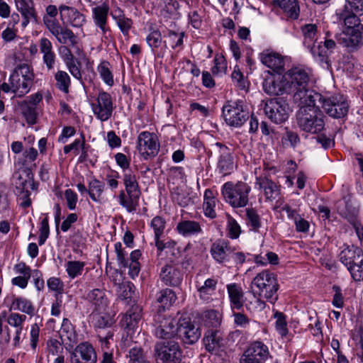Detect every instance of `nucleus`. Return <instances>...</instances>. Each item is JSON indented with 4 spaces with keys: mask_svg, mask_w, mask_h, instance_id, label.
<instances>
[{
    "mask_svg": "<svg viewBox=\"0 0 363 363\" xmlns=\"http://www.w3.org/2000/svg\"><path fill=\"white\" fill-rule=\"evenodd\" d=\"M290 94H294V99L300 104L313 103L320 101L322 95L308 89L309 76L306 70L294 67L286 74Z\"/></svg>",
    "mask_w": 363,
    "mask_h": 363,
    "instance_id": "nucleus-1",
    "label": "nucleus"
},
{
    "mask_svg": "<svg viewBox=\"0 0 363 363\" xmlns=\"http://www.w3.org/2000/svg\"><path fill=\"white\" fill-rule=\"evenodd\" d=\"M313 103L300 104L301 109L297 115L298 127L304 132L316 134L322 131L325 127V116L316 105Z\"/></svg>",
    "mask_w": 363,
    "mask_h": 363,
    "instance_id": "nucleus-2",
    "label": "nucleus"
},
{
    "mask_svg": "<svg viewBox=\"0 0 363 363\" xmlns=\"http://www.w3.org/2000/svg\"><path fill=\"white\" fill-rule=\"evenodd\" d=\"M252 291L256 297L266 298L272 303L278 299L279 284L276 275L268 270H263L253 279L251 284Z\"/></svg>",
    "mask_w": 363,
    "mask_h": 363,
    "instance_id": "nucleus-3",
    "label": "nucleus"
},
{
    "mask_svg": "<svg viewBox=\"0 0 363 363\" xmlns=\"http://www.w3.org/2000/svg\"><path fill=\"white\" fill-rule=\"evenodd\" d=\"M123 182L125 190L120 191L117 199L128 212L135 211L140 196L137 177L133 172L128 171L123 174Z\"/></svg>",
    "mask_w": 363,
    "mask_h": 363,
    "instance_id": "nucleus-4",
    "label": "nucleus"
},
{
    "mask_svg": "<svg viewBox=\"0 0 363 363\" xmlns=\"http://www.w3.org/2000/svg\"><path fill=\"white\" fill-rule=\"evenodd\" d=\"M250 191V186L245 182H228L223 185L221 194L224 200L231 206L241 208L247 204Z\"/></svg>",
    "mask_w": 363,
    "mask_h": 363,
    "instance_id": "nucleus-5",
    "label": "nucleus"
},
{
    "mask_svg": "<svg viewBox=\"0 0 363 363\" xmlns=\"http://www.w3.org/2000/svg\"><path fill=\"white\" fill-rule=\"evenodd\" d=\"M154 357L157 363H182L183 352L174 340L158 342L155 345Z\"/></svg>",
    "mask_w": 363,
    "mask_h": 363,
    "instance_id": "nucleus-6",
    "label": "nucleus"
},
{
    "mask_svg": "<svg viewBox=\"0 0 363 363\" xmlns=\"http://www.w3.org/2000/svg\"><path fill=\"white\" fill-rule=\"evenodd\" d=\"M318 101L321 104L325 112L332 118H342L348 113L349 103L342 94H336L327 98L322 96V99Z\"/></svg>",
    "mask_w": 363,
    "mask_h": 363,
    "instance_id": "nucleus-7",
    "label": "nucleus"
},
{
    "mask_svg": "<svg viewBox=\"0 0 363 363\" xmlns=\"http://www.w3.org/2000/svg\"><path fill=\"white\" fill-rule=\"evenodd\" d=\"M223 118L230 126L240 127L250 117L249 112L243 108L242 101H228L222 108Z\"/></svg>",
    "mask_w": 363,
    "mask_h": 363,
    "instance_id": "nucleus-8",
    "label": "nucleus"
},
{
    "mask_svg": "<svg viewBox=\"0 0 363 363\" xmlns=\"http://www.w3.org/2000/svg\"><path fill=\"white\" fill-rule=\"evenodd\" d=\"M264 111L271 121L279 124L288 119L289 106L284 98H274L265 101Z\"/></svg>",
    "mask_w": 363,
    "mask_h": 363,
    "instance_id": "nucleus-9",
    "label": "nucleus"
},
{
    "mask_svg": "<svg viewBox=\"0 0 363 363\" xmlns=\"http://www.w3.org/2000/svg\"><path fill=\"white\" fill-rule=\"evenodd\" d=\"M262 87L264 92L270 96L290 94V86L286 74L275 75L268 72L264 78Z\"/></svg>",
    "mask_w": 363,
    "mask_h": 363,
    "instance_id": "nucleus-10",
    "label": "nucleus"
},
{
    "mask_svg": "<svg viewBox=\"0 0 363 363\" xmlns=\"http://www.w3.org/2000/svg\"><path fill=\"white\" fill-rule=\"evenodd\" d=\"M138 149L145 160L156 156L160 150L156 135L147 131L140 133L138 138Z\"/></svg>",
    "mask_w": 363,
    "mask_h": 363,
    "instance_id": "nucleus-11",
    "label": "nucleus"
},
{
    "mask_svg": "<svg viewBox=\"0 0 363 363\" xmlns=\"http://www.w3.org/2000/svg\"><path fill=\"white\" fill-rule=\"evenodd\" d=\"M155 333L157 337L169 339L177 335V325L179 322L174 319L157 314L155 317Z\"/></svg>",
    "mask_w": 363,
    "mask_h": 363,
    "instance_id": "nucleus-12",
    "label": "nucleus"
},
{
    "mask_svg": "<svg viewBox=\"0 0 363 363\" xmlns=\"http://www.w3.org/2000/svg\"><path fill=\"white\" fill-rule=\"evenodd\" d=\"M94 115L101 121L108 120L113 111V104L110 94L100 91L96 97V103L91 104Z\"/></svg>",
    "mask_w": 363,
    "mask_h": 363,
    "instance_id": "nucleus-13",
    "label": "nucleus"
},
{
    "mask_svg": "<svg viewBox=\"0 0 363 363\" xmlns=\"http://www.w3.org/2000/svg\"><path fill=\"white\" fill-rule=\"evenodd\" d=\"M201 335V331L199 326L189 320L179 321L177 325V337L186 345H193L196 342Z\"/></svg>",
    "mask_w": 363,
    "mask_h": 363,
    "instance_id": "nucleus-14",
    "label": "nucleus"
},
{
    "mask_svg": "<svg viewBox=\"0 0 363 363\" xmlns=\"http://www.w3.org/2000/svg\"><path fill=\"white\" fill-rule=\"evenodd\" d=\"M61 21L74 28H82L86 23V17L74 7L62 4L59 6Z\"/></svg>",
    "mask_w": 363,
    "mask_h": 363,
    "instance_id": "nucleus-15",
    "label": "nucleus"
},
{
    "mask_svg": "<svg viewBox=\"0 0 363 363\" xmlns=\"http://www.w3.org/2000/svg\"><path fill=\"white\" fill-rule=\"evenodd\" d=\"M215 147L218 154L217 169L219 173L225 176L230 174L234 169V161L231 150L226 145L216 143Z\"/></svg>",
    "mask_w": 363,
    "mask_h": 363,
    "instance_id": "nucleus-16",
    "label": "nucleus"
},
{
    "mask_svg": "<svg viewBox=\"0 0 363 363\" xmlns=\"http://www.w3.org/2000/svg\"><path fill=\"white\" fill-rule=\"evenodd\" d=\"M48 30L55 37L57 42L61 44H67L68 42L72 45L77 43V37L72 30L66 26H62L59 22L48 21Z\"/></svg>",
    "mask_w": 363,
    "mask_h": 363,
    "instance_id": "nucleus-17",
    "label": "nucleus"
},
{
    "mask_svg": "<svg viewBox=\"0 0 363 363\" xmlns=\"http://www.w3.org/2000/svg\"><path fill=\"white\" fill-rule=\"evenodd\" d=\"M211 255L218 263L229 261L234 248L230 245L228 240L219 239L215 241L211 247Z\"/></svg>",
    "mask_w": 363,
    "mask_h": 363,
    "instance_id": "nucleus-18",
    "label": "nucleus"
},
{
    "mask_svg": "<svg viewBox=\"0 0 363 363\" xmlns=\"http://www.w3.org/2000/svg\"><path fill=\"white\" fill-rule=\"evenodd\" d=\"M92 322L96 328L97 333L99 330L114 329L116 320L114 319L115 314L109 311V308L104 311L92 312Z\"/></svg>",
    "mask_w": 363,
    "mask_h": 363,
    "instance_id": "nucleus-19",
    "label": "nucleus"
},
{
    "mask_svg": "<svg viewBox=\"0 0 363 363\" xmlns=\"http://www.w3.org/2000/svg\"><path fill=\"white\" fill-rule=\"evenodd\" d=\"M260 60L262 64L277 74L284 71V58L279 53L266 50L260 54Z\"/></svg>",
    "mask_w": 363,
    "mask_h": 363,
    "instance_id": "nucleus-20",
    "label": "nucleus"
},
{
    "mask_svg": "<svg viewBox=\"0 0 363 363\" xmlns=\"http://www.w3.org/2000/svg\"><path fill=\"white\" fill-rule=\"evenodd\" d=\"M183 273L176 266L167 264L162 268L160 278L167 286H179L183 280Z\"/></svg>",
    "mask_w": 363,
    "mask_h": 363,
    "instance_id": "nucleus-21",
    "label": "nucleus"
},
{
    "mask_svg": "<svg viewBox=\"0 0 363 363\" xmlns=\"http://www.w3.org/2000/svg\"><path fill=\"white\" fill-rule=\"evenodd\" d=\"M343 35L344 36L340 39V43L353 50L362 43L363 25H359L351 30L343 31Z\"/></svg>",
    "mask_w": 363,
    "mask_h": 363,
    "instance_id": "nucleus-22",
    "label": "nucleus"
},
{
    "mask_svg": "<svg viewBox=\"0 0 363 363\" xmlns=\"http://www.w3.org/2000/svg\"><path fill=\"white\" fill-rule=\"evenodd\" d=\"M86 299L93 307L92 312L104 311L109 308L106 291L102 289H94L90 291L87 294Z\"/></svg>",
    "mask_w": 363,
    "mask_h": 363,
    "instance_id": "nucleus-23",
    "label": "nucleus"
},
{
    "mask_svg": "<svg viewBox=\"0 0 363 363\" xmlns=\"http://www.w3.org/2000/svg\"><path fill=\"white\" fill-rule=\"evenodd\" d=\"M363 256L362 250L353 245L347 246L340 253L339 258L340 262L347 267L350 268L356 262H360V259Z\"/></svg>",
    "mask_w": 363,
    "mask_h": 363,
    "instance_id": "nucleus-24",
    "label": "nucleus"
},
{
    "mask_svg": "<svg viewBox=\"0 0 363 363\" xmlns=\"http://www.w3.org/2000/svg\"><path fill=\"white\" fill-rule=\"evenodd\" d=\"M203 341L208 352H216L222 345V333L218 329H208L205 333Z\"/></svg>",
    "mask_w": 363,
    "mask_h": 363,
    "instance_id": "nucleus-25",
    "label": "nucleus"
},
{
    "mask_svg": "<svg viewBox=\"0 0 363 363\" xmlns=\"http://www.w3.org/2000/svg\"><path fill=\"white\" fill-rule=\"evenodd\" d=\"M243 354L250 359H257L262 363L269 356V352L267 346L263 342L256 341L250 345Z\"/></svg>",
    "mask_w": 363,
    "mask_h": 363,
    "instance_id": "nucleus-26",
    "label": "nucleus"
},
{
    "mask_svg": "<svg viewBox=\"0 0 363 363\" xmlns=\"http://www.w3.org/2000/svg\"><path fill=\"white\" fill-rule=\"evenodd\" d=\"M16 5L17 10L23 17V27H26L30 21H36V13L32 0H16Z\"/></svg>",
    "mask_w": 363,
    "mask_h": 363,
    "instance_id": "nucleus-27",
    "label": "nucleus"
},
{
    "mask_svg": "<svg viewBox=\"0 0 363 363\" xmlns=\"http://www.w3.org/2000/svg\"><path fill=\"white\" fill-rule=\"evenodd\" d=\"M337 212L344 218L350 220L357 213V209L353 206L350 195L344 196L335 203Z\"/></svg>",
    "mask_w": 363,
    "mask_h": 363,
    "instance_id": "nucleus-28",
    "label": "nucleus"
},
{
    "mask_svg": "<svg viewBox=\"0 0 363 363\" xmlns=\"http://www.w3.org/2000/svg\"><path fill=\"white\" fill-rule=\"evenodd\" d=\"M108 9L96 6L93 9V18L95 25L100 28L104 38H108L107 34L110 32L107 27Z\"/></svg>",
    "mask_w": 363,
    "mask_h": 363,
    "instance_id": "nucleus-29",
    "label": "nucleus"
},
{
    "mask_svg": "<svg viewBox=\"0 0 363 363\" xmlns=\"http://www.w3.org/2000/svg\"><path fill=\"white\" fill-rule=\"evenodd\" d=\"M256 184L259 185V189L264 190L267 199L274 200L279 195L280 189L279 186L267 177L257 178Z\"/></svg>",
    "mask_w": 363,
    "mask_h": 363,
    "instance_id": "nucleus-30",
    "label": "nucleus"
},
{
    "mask_svg": "<svg viewBox=\"0 0 363 363\" xmlns=\"http://www.w3.org/2000/svg\"><path fill=\"white\" fill-rule=\"evenodd\" d=\"M140 318L141 309L139 306H134L127 311L122 318L121 324L129 331L134 330L137 328Z\"/></svg>",
    "mask_w": 363,
    "mask_h": 363,
    "instance_id": "nucleus-31",
    "label": "nucleus"
},
{
    "mask_svg": "<svg viewBox=\"0 0 363 363\" xmlns=\"http://www.w3.org/2000/svg\"><path fill=\"white\" fill-rule=\"evenodd\" d=\"M104 189V182L97 179H93L89 182L88 194L91 200L98 203L101 204L106 201V199L103 196Z\"/></svg>",
    "mask_w": 363,
    "mask_h": 363,
    "instance_id": "nucleus-32",
    "label": "nucleus"
},
{
    "mask_svg": "<svg viewBox=\"0 0 363 363\" xmlns=\"http://www.w3.org/2000/svg\"><path fill=\"white\" fill-rule=\"evenodd\" d=\"M177 230L184 237H190L199 234L202 229L199 223L196 221L182 220L177 223Z\"/></svg>",
    "mask_w": 363,
    "mask_h": 363,
    "instance_id": "nucleus-33",
    "label": "nucleus"
},
{
    "mask_svg": "<svg viewBox=\"0 0 363 363\" xmlns=\"http://www.w3.org/2000/svg\"><path fill=\"white\" fill-rule=\"evenodd\" d=\"M9 79L11 84L12 92L15 93L19 97L28 94L33 86V84L21 79L13 72L11 74Z\"/></svg>",
    "mask_w": 363,
    "mask_h": 363,
    "instance_id": "nucleus-34",
    "label": "nucleus"
},
{
    "mask_svg": "<svg viewBox=\"0 0 363 363\" xmlns=\"http://www.w3.org/2000/svg\"><path fill=\"white\" fill-rule=\"evenodd\" d=\"M358 14L352 13L350 11L341 10L337 13L338 18L340 21L344 22L345 28L343 31L351 30L359 25H362L360 23L359 18L357 17Z\"/></svg>",
    "mask_w": 363,
    "mask_h": 363,
    "instance_id": "nucleus-35",
    "label": "nucleus"
},
{
    "mask_svg": "<svg viewBox=\"0 0 363 363\" xmlns=\"http://www.w3.org/2000/svg\"><path fill=\"white\" fill-rule=\"evenodd\" d=\"M227 289L233 308L239 309L243 304V292L238 285L235 284H228Z\"/></svg>",
    "mask_w": 363,
    "mask_h": 363,
    "instance_id": "nucleus-36",
    "label": "nucleus"
},
{
    "mask_svg": "<svg viewBox=\"0 0 363 363\" xmlns=\"http://www.w3.org/2000/svg\"><path fill=\"white\" fill-rule=\"evenodd\" d=\"M279 5L289 18L294 20L298 18L300 8L298 0H279Z\"/></svg>",
    "mask_w": 363,
    "mask_h": 363,
    "instance_id": "nucleus-37",
    "label": "nucleus"
},
{
    "mask_svg": "<svg viewBox=\"0 0 363 363\" xmlns=\"http://www.w3.org/2000/svg\"><path fill=\"white\" fill-rule=\"evenodd\" d=\"M156 300L162 308H169L176 301L177 296L172 289L167 288L157 294Z\"/></svg>",
    "mask_w": 363,
    "mask_h": 363,
    "instance_id": "nucleus-38",
    "label": "nucleus"
},
{
    "mask_svg": "<svg viewBox=\"0 0 363 363\" xmlns=\"http://www.w3.org/2000/svg\"><path fill=\"white\" fill-rule=\"evenodd\" d=\"M318 27L315 24H306L302 26L301 30L303 35V44L307 48H311L313 43H316L318 39Z\"/></svg>",
    "mask_w": 363,
    "mask_h": 363,
    "instance_id": "nucleus-39",
    "label": "nucleus"
},
{
    "mask_svg": "<svg viewBox=\"0 0 363 363\" xmlns=\"http://www.w3.org/2000/svg\"><path fill=\"white\" fill-rule=\"evenodd\" d=\"M75 353H79L82 360L87 362L88 363L92 362L93 363H96V354L94 349L91 345L88 342L79 344L75 350Z\"/></svg>",
    "mask_w": 363,
    "mask_h": 363,
    "instance_id": "nucleus-40",
    "label": "nucleus"
},
{
    "mask_svg": "<svg viewBox=\"0 0 363 363\" xmlns=\"http://www.w3.org/2000/svg\"><path fill=\"white\" fill-rule=\"evenodd\" d=\"M184 37V32H177L172 30H167V34L164 35V38L166 39L163 43L165 47L169 45L172 49L182 48L183 45Z\"/></svg>",
    "mask_w": 363,
    "mask_h": 363,
    "instance_id": "nucleus-41",
    "label": "nucleus"
},
{
    "mask_svg": "<svg viewBox=\"0 0 363 363\" xmlns=\"http://www.w3.org/2000/svg\"><path fill=\"white\" fill-rule=\"evenodd\" d=\"M222 316L216 310H208L202 313V320L206 326L216 329L221 323Z\"/></svg>",
    "mask_w": 363,
    "mask_h": 363,
    "instance_id": "nucleus-42",
    "label": "nucleus"
},
{
    "mask_svg": "<svg viewBox=\"0 0 363 363\" xmlns=\"http://www.w3.org/2000/svg\"><path fill=\"white\" fill-rule=\"evenodd\" d=\"M19 106L23 116L25 117L26 122L28 124L34 125L37 122V117L38 113L37 111V107L33 106L32 104L27 103L24 101L19 104Z\"/></svg>",
    "mask_w": 363,
    "mask_h": 363,
    "instance_id": "nucleus-43",
    "label": "nucleus"
},
{
    "mask_svg": "<svg viewBox=\"0 0 363 363\" xmlns=\"http://www.w3.org/2000/svg\"><path fill=\"white\" fill-rule=\"evenodd\" d=\"M128 363H147L143 349L138 345L130 347L125 355Z\"/></svg>",
    "mask_w": 363,
    "mask_h": 363,
    "instance_id": "nucleus-44",
    "label": "nucleus"
},
{
    "mask_svg": "<svg viewBox=\"0 0 363 363\" xmlns=\"http://www.w3.org/2000/svg\"><path fill=\"white\" fill-rule=\"evenodd\" d=\"M322 42L313 43L311 45V48H308L313 57L321 65L328 64V51L321 45Z\"/></svg>",
    "mask_w": 363,
    "mask_h": 363,
    "instance_id": "nucleus-45",
    "label": "nucleus"
},
{
    "mask_svg": "<svg viewBox=\"0 0 363 363\" xmlns=\"http://www.w3.org/2000/svg\"><path fill=\"white\" fill-rule=\"evenodd\" d=\"M97 71L104 83L111 86L113 85V75L111 70V65L108 62H101L97 67Z\"/></svg>",
    "mask_w": 363,
    "mask_h": 363,
    "instance_id": "nucleus-46",
    "label": "nucleus"
},
{
    "mask_svg": "<svg viewBox=\"0 0 363 363\" xmlns=\"http://www.w3.org/2000/svg\"><path fill=\"white\" fill-rule=\"evenodd\" d=\"M21 79L33 85L34 74L30 67L27 64L18 65L13 72Z\"/></svg>",
    "mask_w": 363,
    "mask_h": 363,
    "instance_id": "nucleus-47",
    "label": "nucleus"
},
{
    "mask_svg": "<svg viewBox=\"0 0 363 363\" xmlns=\"http://www.w3.org/2000/svg\"><path fill=\"white\" fill-rule=\"evenodd\" d=\"M216 284L217 281L214 279H206L203 285H201L197 281L196 288L199 292L200 297L203 299H206V296L211 295L216 290Z\"/></svg>",
    "mask_w": 363,
    "mask_h": 363,
    "instance_id": "nucleus-48",
    "label": "nucleus"
},
{
    "mask_svg": "<svg viewBox=\"0 0 363 363\" xmlns=\"http://www.w3.org/2000/svg\"><path fill=\"white\" fill-rule=\"evenodd\" d=\"M114 330V329H108L107 331L99 330L97 337L101 342V346L104 352L108 350L111 345L113 343Z\"/></svg>",
    "mask_w": 363,
    "mask_h": 363,
    "instance_id": "nucleus-49",
    "label": "nucleus"
},
{
    "mask_svg": "<svg viewBox=\"0 0 363 363\" xmlns=\"http://www.w3.org/2000/svg\"><path fill=\"white\" fill-rule=\"evenodd\" d=\"M85 263L80 261H68L66 263V271L69 277L74 279L82 274Z\"/></svg>",
    "mask_w": 363,
    "mask_h": 363,
    "instance_id": "nucleus-50",
    "label": "nucleus"
},
{
    "mask_svg": "<svg viewBox=\"0 0 363 363\" xmlns=\"http://www.w3.org/2000/svg\"><path fill=\"white\" fill-rule=\"evenodd\" d=\"M12 307L15 310L21 311L29 315L33 314L34 312V307L31 302L22 297L16 298L13 301Z\"/></svg>",
    "mask_w": 363,
    "mask_h": 363,
    "instance_id": "nucleus-51",
    "label": "nucleus"
},
{
    "mask_svg": "<svg viewBox=\"0 0 363 363\" xmlns=\"http://www.w3.org/2000/svg\"><path fill=\"white\" fill-rule=\"evenodd\" d=\"M55 79L57 82V87L62 91L67 93L71 82L70 77L67 73L64 71H58L55 75Z\"/></svg>",
    "mask_w": 363,
    "mask_h": 363,
    "instance_id": "nucleus-52",
    "label": "nucleus"
},
{
    "mask_svg": "<svg viewBox=\"0 0 363 363\" xmlns=\"http://www.w3.org/2000/svg\"><path fill=\"white\" fill-rule=\"evenodd\" d=\"M246 216L248 225L252 228V230L257 231L261 227V220L257 211L252 208H247Z\"/></svg>",
    "mask_w": 363,
    "mask_h": 363,
    "instance_id": "nucleus-53",
    "label": "nucleus"
},
{
    "mask_svg": "<svg viewBox=\"0 0 363 363\" xmlns=\"http://www.w3.org/2000/svg\"><path fill=\"white\" fill-rule=\"evenodd\" d=\"M146 42L152 50L155 51V49L160 46L162 42L160 31L159 30H152L146 37Z\"/></svg>",
    "mask_w": 363,
    "mask_h": 363,
    "instance_id": "nucleus-54",
    "label": "nucleus"
},
{
    "mask_svg": "<svg viewBox=\"0 0 363 363\" xmlns=\"http://www.w3.org/2000/svg\"><path fill=\"white\" fill-rule=\"evenodd\" d=\"M342 10H348L352 13L363 14V0H346V4Z\"/></svg>",
    "mask_w": 363,
    "mask_h": 363,
    "instance_id": "nucleus-55",
    "label": "nucleus"
},
{
    "mask_svg": "<svg viewBox=\"0 0 363 363\" xmlns=\"http://www.w3.org/2000/svg\"><path fill=\"white\" fill-rule=\"evenodd\" d=\"M114 247L119 266L126 268L128 265V259L126 258L128 254L122 247V244L118 242L114 245Z\"/></svg>",
    "mask_w": 363,
    "mask_h": 363,
    "instance_id": "nucleus-56",
    "label": "nucleus"
},
{
    "mask_svg": "<svg viewBox=\"0 0 363 363\" xmlns=\"http://www.w3.org/2000/svg\"><path fill=\"white\" fill-rule=\"evenodd\" d=\"M274 318L276 320L277 330L281 336H285L287 334L286 321L285 315L279 311L274 313Z\"/></svg>",
    "mask_w": 363,
    "mask_h": 363,
    "instance_id": "nucleus-57",
    "label": "nucleus"
},
{
    "mask_svg": "<svg viewBox=\"0 0 363 363\" xmlns=\"http://www.w3.org/2000/svg\"><path fill=\"white\" fill-rule=\"evenodd\" d=\"M166 221L161 216H155L151 221L150 226L154 230L155 235L161 236L165 228Z\"/></svg>",
    "mask_w": 363,
    "mask_h": 363,
    "instance_id": "nucleus-58",
    "label": "nucleus"
},
{
    "mask_svg": "<svg viewBox=\"0 0 363 363\" xmlns=\"http://www.w3.org/2000/svg\"><path fill=\"white\" fill-rule=\"evenodd\" d=\"M360 262H356L348 269L352 277L357 281H363V255Z\"/></svg>",
    "mask_w": 363,
    "mask_h": 363,
    "instance_id": "nucleus-59",
    "label": "nucleus"
},
{
    "mask_svg": "<svg viewBox=\"0 0 363 363\" xmlns=\"http://www.w3.org/2000/svg\"><path fill=\"white\" fill-rule=\"evenodd\" d=\"M59 8L57 9L55 5H49L45 9L46 14L43 16L44 24L48 29V21L50 22H59L56 19V16L58 13Z\"/></svg>",
    "mask_w": 363,
    "mask_h": 363,
    "instance_id": "nucleus-60",
    "label": "nucleus"
},
{
    "mask_svg": "<svg viewBox=\"0 0 363 363\" xmlns=\"http://www.w3.org/2000/svg\"><path fill=\"white\" fill-rule=\"evenodd\" d=\"M172 198L173 200L182 207H186L193 202L191 197L184 191L174 192Z\"/></svg>",
    "mask_w": 363,
    "mask_h": 363,
    "instance_id": "nucleus-61",
    "label": "nucleus"
},
{
    "mask_svg": "<svg viewBox=\"0 0 363 363\" xmlns=\"http://www.w3.org/2000/svg\"><path fill=\"white\" fill-rule=\"evenodd\" d=\"M133 284L130 282H125L117 286L118 298L125 300L130 298L132 294V287Z\"/></svg>",
    "mask_w": 363,
    "mask_h": 363,
    "instance_id": "nucleus-62",
    "label": "nucleus"
},
{
    "mask_svg": "<svg viewBox=\"0 0 363 363\" xmlns=\"http://www.w3.org/2000/svg\"><path fill=\"white\" fill-rule=\"evenodd\" d=\"M26 316L16 313H11L8 318L7 322L11 326H13L17 329L22 330V324L26 320Z\"/></svg>",
    "mask_w": 363,
    "mask_h": 363,
    "instance_id": "nucleus-63",
    "label": "nucleus"
},
{
    "mask_svg": "<svg viewBox=\"0 0 363 363\" xmlns=\"http://www.w3.org/2000/svg\"><path fill=\"white\" fill-rule=\"evenodd\" d=\"M228 229L229 236L233 239L238 238L240 234L241 230L239 224L230 216H228Z\"/></svg>",
    "mask_w": 363,
    "mask_h": 363,
    "instance_id": "nucleus-64",
    "label": "nucleus"
}]
</instances>
